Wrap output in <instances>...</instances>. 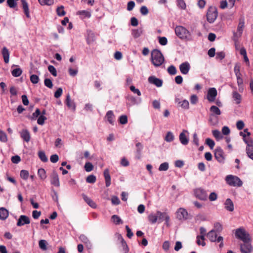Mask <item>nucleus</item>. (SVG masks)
<instances>
[{"mask_svg":"<svg viewBox=\"0 0 253 253\" xmlns=\"http://www.w3.org/2000/svg\"><path fill=\"white\" fill-rule=\"evenodd\" d=\"M207 237L211 242H220L219 247L220 249H221L223 246V237L221 236H219L217 238V235L215 232V231L213 229L210 231L207 235Z\"/></svg>","mask_w":253,"mask_h":253,"instance_id":"obj_5","label":"nucleus"},{"mask_svg":"<svg viewBox=\"0 0 253 253\" xmlns=\"http://www.w3.org/2000/svg\"><path fill=\"white\" fill-rule=\"evenodd\" d=\"M47 242L44 240H41L39 242V246L41 249L43 251H46L47 250Z\"/></svg>","mask_w":253,"mask_h":253,"instance_id":"obj_40","label":"nucleus"},{"mask_svg":"<svg viewBox=\"0 0 253 253\" xmlns=\"http://www.w3.org/2000/svg\"><path fill=\"white\" fill-rule=\"evenodd\" d=\"M245 27V20L243 17L239 19V22L237 27V32L239 33V37H241Z\"/></svg>","mask_w":253,"mask_h":253,"instance_id":"obj_20","label":"nucleus"},{"mask_svg":"<svg viewBox=\"0 0 253 253\" xmlns=\"http://www.w3.org/2000/svg\"><path fill=\"white\" fill-rule=\"evenodd\" d=\"M151 60L155 67L160 66L164 62V57L158 49H153L151 52Z\"/></svg>","mask_w":253,"mask_h":253,"instance_id":"obj_1","label":"nucleus"},{"mask_svg":"<svg viewBox=\"0 0 253 253\" xmlns=\"http://www.w3.org/2000/svg\"><path fill=\"white\" fill-rule=\"evenodd\" d=\"M175 33L176 36L181 40L190 41L191 39L190 32L183 26H176L175 28Z\"/></svg>","mask_w":253,"mask_h":253,"instance_id":"obj_2","label":"nucleus"},{"mask_svg":"<svg viewBox=\"0 0 253 253\" xmlns=\"http://www.w3.org/2000/svg\"><path fill=\"white\" fill-rule=\"evenodd\" d=\"M136 158L137 159H139L141 157V151L143 148V145L140 142H137L136 143Z\"/></svg>","mask_w":253,"mask_h":253,"instance_id":"obj_30","label":"nucleus"},{"mask_svg":"<svg viewBox=\"0 0 253 253\" xmlns=\"http://www.w3.org/2000/svg\"><path fill=\"white\" fill-rule=\"evenodd\" d=\"M250 241H246L243 242L244 244H242L240 246V250L242 253H251L253 251V247L250 243Z\"/></svg>","mask_w":253,"mask_h":253,"instance_id":"obj_8","label":"nucleus"},{"mask_svg":"<svg viewBox=\"0 0 253 253\" xmlns=\"http://www.w3.org/2000/svg\"><path fill=\"white\" fill-rule=\"evenodd\" d=\"M121 237V245L122 247V252L123 253H127L129 251L128 248L127 247V245L126 242V241L124 240L123 238L122 237L121 235H120Z\"/></svg>","mask_w":253,"mask_h":253,"instance_id":"obj_31","label":"nucleus"},{"mask_svg":"<svg viewBox=\"0 0 253 253\" xmlns=\"http://www.w3.org/2000/svg\"><path fill=\"white\" fill-rule=\"evenodd\" d=\"M56 12L57 14L60 16H64L66 14V12L64 10V6L62 5L57 8Z\"/></svg>","mask_w":253,"mask_h":253,"instance_id":"obj_42","label":"nucleus"},{"mask_svg":"<svg viewBox=\"0 0 253 253\" xmlns=\"http://www.w3.org/2000/svg\"><path fill=\"white\" fill-rule=\"evenodd\" d=\"M39 3L42 5H51L53 4L54 0H38Z\"/></svg>","mask_w":253,"mask_h":253,"instance_id":"obj_43","label":"nucleus"},{"mask_svg":"<svg viewBox=\"0 0 253 253\" xmlns=\"http://www.w3.org/2000/svg\"><path fill=\"white\" fill-rule=\"evenodd\" d=\"M119 121L121 124L125 125L127 123V117L126 115H123L120 117Z\"/></svg>","mask_w":253,"mask_h":253,"instance_id":"obj_46","label":"nucleus"},{"mask_svg":"<svg viewBox=\"0 0 253 253\" xmlns=\"http://www.w3.org/2000/svg\"><path fill=\"white\" fill-rule=\"evenodd\" d=\"M212 134L213 136L217 140L220 139L222 138V136L221 135L220 132L218 130H212Z\"/></svg>","mask_w":253,"mask_h":253,"instance_id":"obj_56","label":"nucleus"},{"mask_svg":"<svg viewBox=\"0 0 253 253\" xmlns=\"http://www.w3.org/2000/svg\"><path fill=\"white\" fill-rule=\"evenodd\" d=\"M165 139L167 142H171L174 139V135L171 132L169 131L167 133Z\"/></svg>","mask_w":253,"mask_h":253,"instance_id":"obj_44","label":"nucleus"},{"mask_svg":"<svg viewBox=\"0 0 253 253\" xmlns=\"http://www.w3.org/2000/svg\"><path fill=\"white\" fill-rule=\"evenodd\" d=\"M63 92L62 88L61 87L58 88L54 93V97L56 98L60 97Z\"/></svg>","mask_w":253,"mask_h":253,"instance_id":"obj_63","label":"nucleus"},{"mask_svg":"<svg viewBox=\"0 0 253 253\" xmlns=\"http://www.w3.org/2000/svg\"><path fill=\"white\" fill-rule=\"evenodd\" d=\"M50 183L56 187L60 186V181L58 175L56 171L53 170L50 175Z\"/></svg>","mask_w":253,"mask_h":253,"instance_id":"obj_12","label":"nucleus"},{"mask_svg":"<svg viewBox=\"0 0 253 253\" xmlns=\"http://www.w3.org/2000/svg\"><path fill=\"white\" fill-rule=\"evenodd\" d=\"M79 239L84 244L87 249L90 250L92 249V245L90 240L84 234L81 235L79 237Z\"/></svg>","mask_w":253,"mask_h":253,"instance_id":"obj_14","label":"nucleus"},{"mask_svg":"<svg viewBox=\"0 0 253 253\" xmlns=\"http://www.w3.org/2000/svg\"><path fill=\"white\" fill-rule=\"evenodd\" d=\"M246 152L248 157L253 160V145L252 144L248 143Z\"/></svg>","mask_w":253,"mask_h":253,"instance_id":"obj_28","label":"nucleus"},{"mask_svg":"<svg viewBox=\"0 0 253 253\" xmlns=\"http://www.w3.org/2000/svg\"><path fill=\"white\" fill-rule=\"evenodd\" d=\"M190 69V65L188 62H185L179 66V70L182 74L186 75Z\"/></svg>","mask_w":253,"mask_h":253,"instance_id":"obj_15","label":"nucleus"},{"mask_svg":"<svg viewBox=\"0 0 253 253\" xmlns=\"http://www.w3.org/2000/svg\"><path fill=\"white\" fill-rule=\"evenodd\" d=\"M236 78L237 84L239 86V91L240 92H243L244 90L243 80L241 78V76H237Z\"/></svg>","mask_w":253,"mask_h":253,"instance_id":"obj_32","label":"nucleus"},{"mask_svg":"<svg viewBox=\"0 0 253 253\" xmlns=\"http://www.w3.org/2000/svg\"><path fill=\"white\" fill-rule=\"evenodd\" d=\"M158 218L159 219H165L167 223L169 221V216L165 212H162L160 211L157 212Z\"/></svg>","mask_w":253,"mask_h":253,"instance_id":"obj_29","label":"nucleus"},{"mask_svg":"<svg viewBox=\"0 0 253 253\" xmlns=\"http://www.w3.org/2000/svg\"><path fill=\"white\" fill-rule=\"evenodd\" d=\"M44 84L46 87L49 88H51L53 87L52 82L49 79H45L44 81Z\"/></svg>","mask_w":253,"mask_h":253,"instance_id":"obj_59","label":"nucleus"},{"mask_svg":"<svg viewBox=\"0 0 253 253\" xmlns=\"http://www.w3.org/2000/svg\"><path fill=\"white\" fill-rule=\"evenodd\" d=\"M206 143L211 149H212L215 145L214 141L209 138L206 139Z\"/></svg>","mask_w":253,"mask_h":253,"instance_id":"obj_51","label":"nucleus"},{"mask_svg":"<svg viewBox=\"0 0 253 253\" xmlns=\"http://www.w3.org/2000/svg\"><path fill=\"white\" fill-rule=\"evenodd\" d=\"M169 169V164L167 162L161 164L159 168L160 171H166Z\"/></svg>","mask_w":253,"mask_h":253,"instance_id":"obj_50","label":"nucleus"},{"mask_svg":"<svg viewBox=\"0 0 253 253\" xmlns=\"http://www.w3.org/2000/svg\"><path fill=\"white\" fill-rule=\"evenodd\" d=\"M233 97L234 100L236 101V104H238L240 103L241 101L242 96L236 91H234L233 93Z\"/></svg>","mask_w":253,"mask_h":253,"instance_id":"obj_35","label":"nucleus"},{"mask_svg":"<svg viewBox=\"0 0 253 253\" xmlns=\"http://www.w3.org/2000/svg\"><path fill=\"white\" fill-rule=\"evenodd\" d=\"M66 104L69 107V108L73 109L74 110L76 109V105L73 101H72L70 98V96L69 94H68L66 96Z\"/></svg>","mask_w":253,"mask_h":253,"instance_id":"obj_24","label":"nucleus"},{"mask_svg":"<svg viewBox=\"0 0 253 253\" xmlns=\"http://www.w3.org/2000/svg\"><path fill=\"white\" fill-rule=\"evenodd\" d=\"M105 117L110 124L114 125L115 116L112 111H108Z\"/></svg>","mask_w":253,"mask_h":253,"instance_id":"obj_27","label":"nucleus"},{"mask_svg":"<svg viewBox=\"0 0 253 253\" xmlns=\"http://www.w3.org/2000/svg\"><path fill=\"white\" fill-rule=\"evenodd\" d=\"M96 180V176L94 175H89L86 178V181L88 183H94Z\"/></svg>","mask_w":253,"mask_h":253,"instance_id":"obj_48","label":"nucleus"},{"mask_svg":"<svg viewBox=\"0 0 253 253\" xmlns=\"http://www.w3.org/2000/svg\"><path fill=\"white\" fill-rule=\"evenodd\" d=\"M84 169L86 171L89 172L92 170L93 169V166L91 163L87 162L85 164Z\"/></svg>","mask_w":253,"mask_h":253,"instance_id":"obj_54","label":"nucleus"},{"mask_svg":"<svg viewBox=\"0 0 253 253\" xmlns=\"http://www.w3.org/2000/svg\"><path fill=\"white\" fill-rule=\"evenodd\" d=\"M187 215V211L183 208H180L176 212L177 218L179 220L186 219Z\"/></svg>","mask_w":253,"mask_h":253,"instance_id":"obj_17","label":"nucleus"},{"mask_svg":"<svg viewBox=\"0 0 253 253\" xmlns=\"http://www.w3.org/2000/svg\"><path fill=\"white\" fill-rule=\"evenodd\" d=\"M217 92L215 88L211 87L209 89L207 92V98L209 102H212L215 100Z\"/></svg>","mask_w":253,"mask_h":253,"instance_id":"obj_9","label":"nucleus"},{"mask_svg":"<svg viewBox=\"0 0 253 253\" xmlns=\"http://www.w3.org/2000/svg\"><path fill=\"white\" fill-rule=\"evenodd\" d=\"M224 152L220 147H217L214 152V157L219 163H223L225 158Z\"/></svg>","mask_w":253,"mask_h":253,"instance_id":"obj_10","label":"nucleus"},{"mask_svg":"<svg viewBox=\"0 0 253 253\" xmlns=\"http://www.w3.org/2000/svg\"><path fill=\"white\" fill-rule=\"evenodd\" d=\"M38 156L41 160L43 162H46L48 159L43 151H40L38 153Z\"/></svg>","mask_w":253,"mask_h":253,"instance_id":"obj_41","label":"nucleus"},{"mask_svg":"<svg viewBox=\"0 0 253 253\" xmlns=\"http://www.w3.org/2000/svg\"><path fill=\"white\" fill-rule=\"evenodd\" d=\"M148 220L152 224L155 223L158 220V216L153 213L149 214L148 216Z\"/></svg>","mask_w":253,"mask_h":253,"instance_id":"obj_38","label":"nucleus"},{"mask_svg":"<svg viewBox=\"0 0 253 253\" xmlns=\"http://www.w3.org/2000/svg\"><path fill=\"white\" fill-rule=\"evenodd\" d=\"M210 111L213 114L217 115H220L221 114L220 109L214 105L211 107Z\"/></svg>","mask_w":253,"mask_h":253,"instance_id":"obj_37","label":"nucleus"},{"mask_svg":"<svg viewBox=\"0 0 253 253\" xmlns=\"http://www.w3.org/2000/svg\"><path fill=\"white\" fill-rule=\"evenodd\" d=\"M141 34H142V31L141 30H139V29L133 30H132V34L133 36L135 38L139 37L141 35Z\"/></svg>","mask_w":253,"mask_h":253,"instance_id":"obj_60","label":"nucleus"},{"mask_svg":"<svg viewBox=\"0 0 253 253\" xmlns=\"http://www.w3.org/2000/svg\"><path fill=\"white\" fill-rule=\"evenodd\" d=\"M30 81L33 84H36L39 81V77L36 75H32L30 76Z\"/></svg>","mask_w":253,"mask_h":253,"instance_id":"obj_58","label":"nucleus"},{"mask_svg":"<svg viewBox=\"0 0 253 253\" xmlns=\"http://www.w3.org/2000/svg\"><path fill=\"white\" fill-rule=\"evenodd\" d=\"M41 114V111L39 109L37 108L35 112L33 113L32 116L30 117V119L32 120H36L37 118Z\"/></svg>","mask_w":253,"mask_h":253,"instance_id":"obj_49","label":"nucleus"},{"mask_svg":"<svg viewBox=\"0 0 253 253\" xmlns=\"http://www.w3.org/2000/svg\"><path fill=\"white\" fill-rule=\"evenodd\" d=\"M148 81L149 83L154 84L158 87H161L163 85V81L154 76H150Z\"/></svg>","mask_w":253,"mask_h":253,"instance_id":"obj_13","label":"nucleus"},{"mask_svg":"<svg viewBox=\"0 0 253 253\" xmlns=\"http://www.w3.org/2000/svg\"><path fill=\"white\" fill-rule=\"evenodd\" d=\"M218 15L217 10L214 6H211L209 7L207 12V20L210 23H212L217 18Z\"/></svg>","mask_w":253,"mask_h":253,"instance_id":"obj_4","label":"nucleus"},{"mask_svg":"<svg viewBox=\"0 0 253 253\" xmlns=\"http://www.w3.org/2000/svg\"><path fill=\"white\" fill-rule=\"evenodd\" d=\"M186 133H187V131L183 130V131L179 135V140L181 144L186 145L188 143L189 140L186 135Z\"/></svg>","mask_w":253,"mask_h":253,"instance_id":"obj_19","label":"nucleus"},{"mask_svg":"<svg viewBox=\"0 0 253 253\" xmlns=\"http://www.w3.org/2000/svg\"><path fill=\"white\" fill-rule=\"evenodd\" d=\"M2 55L3 57L4 61L5 63L9 62V52L6 47H3L2 49Z\"/></svg>","mask_w":253,"mask_h":253,"instance_id":"obj_26","label":"nucleus"},{"mask_svg":"<svg viewBox=\"0 0 253 253\" xmlns=\"http://www.w3.org/2000/svg\"><path fill=\"white\" fill-rule=\"evenodd\" d=\"M77 14L83 16L84 18H89L91 14L89 11L86 10H80L77 12Z\"/></svg>","mask_w":253,"mask_h":253,"instance_id":"obj_36","label":"nucleus"},{"mask_svg":"<svg viewBox=\"0 0 253 253\" xmlns=\"http://www.w3.org/2000/svg\"><path fill=\"white\" fill-rule=\"evenodd\" d=\"M104 176L105 180L106 187H109L111 185V176L109 173V170L106 169L104 171Z\"/></svg>","mask_w":253,"mask_h":253,"instance_id":"obj_22","label":"nucleus"},{"mask_svg":"<svg viewBox=\"0 0 253 253\" xmlns=\"http://www.w3.org/2000/svg\"><path fill=\"white\" fill-rule=\"evenodd\" d=\"M225 180L228 185L232 186L241 187L243 184L242 181L238 177L232 175H228Z\"/></svg>","mask_w":253,"mask_h":253,"instance_id":"obj_3","label":"nucleus"},{"mask_svg":"<svg viewBox=\"0 0 253 253\" xmlns=\"http://www.w3.org/2000/svg\"><path fill=\"white\" fill-rule=\"evenodd\" d=\"M82 197L84 201L91 208H96V204L88 197L84 194H82Z\"/></svg>","mask_w":253,"mask_h":253,"instance_id":"obj_23","label":"nucleus"},{"mask_svg":"<svg viewBox=\"0 0 253 253\" xmlns=\"http://www.w3.org/2000/svg\"><path fill=\"white\" fill-rule=\"evenodd\" d=\"M224 205L225 208L226 210L229 211H234V204L230 199H227L225 201Z\"/></svg>","mask_w":253,"mask_h":253,"instance_id":"obj_21","label":"nucleus"},{"mask_svg":"<svg viewBox=\"0 0 253 253\" xmlns=\"http://www.w3.org/2000/svg\"><path fill=\"white\" fill-rule=\"evenodd\" d=\"M47 119L46 117L43 115H40L38 119L37 123L40 125H43L44 121Z\"/></svg>","mask_w":253,"mask_h":253,"instance_id":"obj_57","label":"nucleus"},{"mask_svg":"<svg viewBox=\"0 0 253 253\" xmlns=\"http://www.w3.org/2000/svg\"><path fill=\"white\" fill-rule=\"evenodd\" d=\"M159 42L160 44L162 45H165L168 43V40L165 37H159Z\"/></svg>","mask_w":253,"mask_h":253,"instance_id":"obj_61","label":"nucleus"},{"mask_svg":"<svg viewBox=\"0 0 253 253\" xmlns=\"http://www.w3.org/2000/svg\"><path fill=\"white\" fill-rule=\"evenodd\" d=\"M9 212L4 208H0V219L2 220H5L8 216Z\"/></svg>","mask_w":253,"mask_h":253,"instance_id":"obj_25","label":"nucleus"},{"mask_svg":"<svg viewBox=\"0 0 253 253\" xmlns=\"http://www.w3.org/2000/svg\"><path fill=\"white\" fill-rule=\"evenodd\" d=\"M30 223V218L25 215H21L18 219L16 225L18 227L24 226L26 224H29Z\"/></svg>","mask_w":253,"mask_h":253,"instance_id":"obj_11","label":"nucleus"},{"mask_svg":"<svg viewBox=\"0 0 253 253\" xmlns=\"http://www.w3.org/2000/svg\"><path fill=\"white\" fill-rule=\"evenodd\" d=\"M235 236L237 238L240 239L243 242L251 240L249 234L247 233L243 228H240L237 229L236 230Z\"/></svg>","mask_w":253,"mask_h":253,"instance_id":"obj_6","label":"nucleus"},{"mask_svg":"<svg viewBox=\"0 0 253 253\" xmlns=\"http://www.w3.org/2000/svg\"><path fill=\"white\" fill-rule=\"evenodd\" d=\"M38 175L42 180H44L46 178V172L43 169L41 168L38 169Z\"/></svg>","mask_w":253,"mask_h":253,"instance_id":"obj_33","label":"nucleus"},{"mask_svg":"<svg viewBox=\"0 0 253 253\" xmlns=\"http://www.w3.org/2000/svg\"><path fill=\"white\" fill-rule=\"evenodd\" d=\"M168 72L170 75H175L176 74V68L173 65H170L168 69Z\"/></svg>","mask_w":253,"mask_h":253,"instance_id":"obj_53","label":"nucleus"},{"mask_svg":"<svg viewBox=\"0 0 253 253\" xmlns=\"http://www.w3.org/2000/svg\"><path fill=\"white\" fill-rule=\"evenodd\" d=\"M21 138L25 142H29L31 139V135L27 129H22L20 132Z\"/></svg>","mask_w":253,"mask_h":253,"instance_id":"obj_16","label":"nucleus"},{"mask_svg":"<svg viewBox=\"0 0 253 253\" xmlns=\"http://www.w3.org/2000/svg\"><path fill=\"white\" fill-rule=\"evenodd\" d=\"M194 196L198 199L202 201L207 200L208 194L206 190L201 188H196L194 190Z\"/></svg>","mask_w":253,"mask_h":253,"instance_id":"obj_7","label":"nucleus"},{"mask_svg":"<svg viewBox=\"0 0 253 253\" xmlns=\"http://www.w3.org/2000/svg\"><path fill=\"white\" fill-rule=\"evenodd\" d=\"M225 57V53L223 51L217 52L216 53V59L217 60H222Z\"/></svg>","mask_w":253,"mask_h":253,"instance_id":"obj_55","label":"nucleus"},{"mask_svg":"<svg viewBox=\"0 0 253 253\" xmlns=\"http://www.w3.org/2000/svg\"><path fill=\"white\" fill-rule=\"evenodd\" d=\"M215 232H220L222 230V225L218 222H216L214 224Z\"/></svg>","mask_w":253,"mask_h":253,"instance_id":"obj_62","label":"nucleus"},{"mask_svg":"<svg viewBox=\"0 0 253 253\" xmlns=\"http://www.w3.org/2000/svg\"><path fill=\"white\" fill-rule=\"evenodd\" d=\"M48 70L49 71V72L54 76L56 77L57 74V71L55 68L52 66V65H49L48 67Z\"/></svg>","mask_w":253,"mask_h":253,"instance_id":"obj_52","label":"nucleus"},{"mask_svg":"<svg viewBox=\"0 0 253 253\" xmlns=\"http://www.w3.org/2000/svg\"><path fill=\"white\" fill-rule=\"evenodd\" d=\"M22 8L23 10V11L26 15L27 18H29L30 17V12L29 9V5L28 2L26 0H21Z\"/></svg>","mask_w":253,"mask_h":253,"instance_id":"obj_18","label":"nucleus"},{"mask_svg":"<svg viewBox=\"0 0 253 253\" xmlns=\"http://www.w3.org/2000/svg\"><path fill=\"white\" fill-rule=\"evenodd\" d=\"M0 141L3 142H6L7 141V135L1 129H0Z\"/></svg>","mask_w":253,"mask_h":253,"instance_id":"obj_45","label":"nucleus"},{"mask_svg":"<svg viewBox=\"0 0 253 253\" xmlns=\"http://www.w3.org/2000/svg\"><path fill=\"white\" fill-rule=\"evenodd\" d=\"M22 73V71L20 68H16L11 71L12 75L14 77H19Z\"/></svg>","mask_w":253,"mask_h":253,"instance_id":"obj_39","label":"nucleus"},{"mask_svg":"<svg viewBox=\"0 0 253 253\" xmlns=\"http://www.w3.org/2000/svg\"><path fill=\"white\" fill-rule=\"evenodd\" d=\"M21 161L20 157L18 156H14L11 157V162L14 164H18Z\"/></svg>","mask_w":253,"mask_h":253,"instance_id":"obj_64","label":"nucleus"},{"mask_svg":"<svg viewBox=\"0 0 253 253\" xmlns=\"http://www.w3.org/2000/svg\"><path fill=\"white\" fill-rule=\"evenodd\" d=\"M111 219L113 221V222L116 225L123 223V220L117 215H113V216H112Z\"/></svg>","mask_w":253,"mask_h":253,"instance_id":"obj_34","label":"nucleus"},{"mask_svg":"<svg viewBox=\"0 0 253 253\" xmlns=\"http://www.w3.org/2000/svg\"><path fill=\"white\" fill-rule=\"evenodd\" d=\"M20 175L22 179L27 180L29 177V173L28 171L23 169L21 170Z\"/></svg>","mask_w":253,"mask_h":253,"instance_id":"obj_47","label":"nucleus"}]
</instances>
